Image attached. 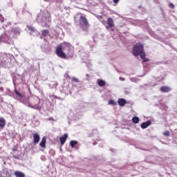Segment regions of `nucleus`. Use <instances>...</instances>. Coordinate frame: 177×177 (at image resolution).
Masks as SVG:
<instances>
[{
	"mask_svg": "<svg viewBox=\"0 0 177 177\" xmlns=\"http://www.w3.org/2000/svg\"><path fill=\"white\" fill-rule=\"evenodd\" d=\"M71 44L68 43H63L62 45L57 46L56 55L61 59H66V53L63 50H68V55L71 56L73 51L71 50Z\"/></svg>",
	"mask_w": 177,
	"mask_h": 177,
	"instance_id": "obj_1",
	"label": "nucleus"
},
{
	"mask_svg": "<svg viewBox=\"0 0 177 177\" xmlns=\"http://www.w3.org/2000/svg\"><path fill=\"white\" fill-rule=\"evenodd\" d=\"M36 21L39 24H41L42 27H48L50 24V17H46V16L40 13L37 16Z\"/></svg>",
	"mask_w": 177,
	"mask_h": 177,
	"instance_id": "obj_2",
	"label": "nucleus"
},
{
	"mask_svg": "<svg viewBox=\"0 0 177 177\" xmlns=\"http://www.w3.org/2000/svg\"><path fill=\"white\" fill-rule=\"evenodd\" d=\"M142 52H143V46L140 44H136L133 48V56H139Z\"/></svg>",
	"mask_w": 177,
	"mask_h": 177,
	"instance_id": "obj_3",
	"label": "nucleus"
},
{
	"mask_svg": "<svg viewBox=\"0 0 177 177\" xmlns=\"http://www.w3.org/2000/svg\"><path fill=\"white\" fill-rule=\"evenodd\" d=\"M79 20L80 26L82 27L83 30H86L89 27V22L85 17L81 15Z\"/></svg>",
	"mask_w": 177,
	"mask_h": 177,
	"instance_id": "obj_4",
	"label": "nucleus"
},
{
	"mask_svg": "<svg viewBox=\"0 0 177 177\" xmlns=\"http://www.w3.org/2000/svg\"><path fill=\"white\" fill-rule=\"evenodd\" d=\"M20 34V29L19 28H12L10 30V35L15 38V35H19Z\"/></svg>",
	"mask_w": 177,
	"mask_h": 177,
	"instance_id": "obj_5",
	"label": "nucleus"
},
{
	"mask_svg": "<svg viewBox=\"0 0 177 177\" xmlns=\"http://www.w3.org/2000/svg\"><path fill=\"white\" fill-rule=\"evenodd\" d=\"M39 139L40 137L38 133H33V143H35V145L39 142Z\"/></svg>",
	"mask_w": 177,
	"mask_h": 177,
	"instance_id": "obj_6",
	"label": "nucleus"
},
{
	"mask_svg": "<svg viewBox=\"0 0 177 177\" xmlns=\"http://www.w3.org/2000/svg\"><path fill=\"white\" fill-rule=\"evenodd\" d=\"M150 125H151V121L148 120L147 122H142L140 127L142 129H146V128H147V127H150Z\"/></svg>",
	"mask_w": 177,
	"mask_h": 177,
	"instance_id": "obj_7",
	"label": "nucleus"
},
{
	"mask_svg": "<svg viewBox=\"0 0 177 177\" xmlns=\"http://www.w3.org/2000/svg\"><path fill=\"white\" fill-rule=\"evenodd\" d=\"M5 125H6V120L3 118H0V131L5 128Z\"/></svg>",
	"mask_w": 177,
	"mask_h": 177,
	"instance_id": "obj_8",
	"label": "nucleus"
},
{
	"mask_svg": "<svg viewBox=\"0 0 177 177\" xmlns=\"http://www.w3.org/2000/svg\"><path fill=\"white\" fill-rule=\"evenodd\" d=\"M67 133H64L63 136L60 137L59 140L62 146H63L64 143H66V140H67Z\"/></svg>",
	"mask_w": 177,
	"mask_h": 177,
	"instance_id": "obj_9",
	"label": "nucleus"
},
{
	"mask_svg": "<svg viewBox=\"0 0 177 177\" xmlns=\"http://www.w3.org/2000/svg\"><path fill=\"white\" fill-rule=\"evenodd\" d=\"M46 137H43L39 143L40 147H44V149L46 147Z\"/></svg>",
	"mask_w": 177,
	"mask_h": 177,
	"instance_id": "obj_10",
	"label": "nucleus"
},
{
	"mask_svg": "<svg viewBox=\"0 0 177 177\" xmlns=\"http://www.w3.org/2000/svg\"><path fill=\"white\" fill-rule=\"evenodd\" d=\"M118 103L119 106H124L127 104V100H125V99H124V98H120L118 100Z\"/></svg>",
	"mask_w": 177,
	"mask_h": 177,
	"instance_id": "obj_11",
	"label": "nucleus"
},
{
	"mask_svg": "<svg viewBox=\"0 0 177 177\" xmlns=\"http://www.w3.org/2000/svg\"><path fill=\"white\" fill-rule=\"evenodd\" d=\"M15 176L16 177H26V174L20 171H15Z\"/></svg>",
	"mask_w": 177,
	"mask_h": 177,
	"instance_id": "obj_12",
	"label": "nucleus"
},
{
	"mask_svg": "<svg viewBox=\"0 0 177 177\" xmlns=\"http://www.w3.org/2000/svg\"><path fill=\"white\" fill-rule=\"evenodd\" d=\"M107 24L109 27H114V20L111 17L108 18Z\"/></svg>",
	"mask_w": 177,
	"mask_h": 177,
	"instance_id": "obj_13",
	"label": "nucleus"
},
{
	"mask_svg": "<svg viewBox=\"0 0 177 177\" xmlns=\"http://www.w3.org/2000/svg\"><path fill=\"white\" fill-rule=\"evenodd\" d=\"M160 91L162 92H166V93H168V92H170L171 91V88L168 87V86H162L160 88Z\"/></svg>",
	"mask_w": 177,
	"mask_h": 177,
	"instance_id": "obj_14",
	"label": "nucleus"
},
{
	"mask_svg": "<svg viewBox=\"0 0 177 177\" xmlns=\"http://www.w3.org/2000/svg\"><path fill=\"white\" fill-rule=\"evenodd\" d=\"M97 82L100 86H104V85H106V82L103 80H97Z\"/></svg>",
	"mask_w": 177,
	"mask_h": 177,
	"instance_id": "obj_15",
	"label": "nucleus"
},
{
	"mask_svg": "<svg viewBox=\"0 0 177 177\" xmlns=\"http://www.w3.org/2000/svg\"><path fill=\"white\" fill-rule=\"evenodd\" d=\"M28 107H30V109H34L35 110H39V106H38V104L36 105H31V104H28Z\"/></svg>",
	"mask_w": 177,
	"mask_h": 177,
	"instance_id": "obj_16",
	"label": "nucleus"
},
{
	"mask_svg": "<svg viewBox=\"0 0 177 177\" xmlns=\"http://www.w3.org/2000/svg\"><path fill=\"white\" fill-rule=\"evenodd\" d=\"M15 95H17V96H18V97H19L20 99H23V95H21V93H20L17 89L15 90Z\"/></svg>",
	"mask_w": 177,
	"mask_h": 177,
	"instance_id": "obj_17",
	"label": "nucleus"
},
{
	"mask_svg": "<svg viewBox=\"0 0 177 177\" xmlns=\"http://www.w3.org/2000/svg\"><path fill=\"white\" fill-rule=\"evenodd\" d=\"M78 144V141L76 140H71L70 141V145L71 147H74V146H75V145Z\"/></svg>",
	"mask_w": 177,
	"mask_h": 177,
	"instance_id": "obj_18",
	"label": "nucleus"
},
{
	"mask_svg": "<svg viewBox=\"0 0 177 177\" xmlns=\"http://www.w3.org/2000/svg\"><path fill=\"white\" fill-rule=\"evenodd\" d=\"M132 121L134 124H138L139 122V118L138 116L133 117Z\"/></svg>",
	"mask_w": 177,
	"mask_h": 177,
	"instance_id": "obj_19",
	"label": "nucleus"
},
{
	"mask_svg": "<svg viewBox=\"0 0 177 177\" xmlns=\"http://www.w3.org/2000/svg\"><path fill=\"white\" fill-rule=\"evenodd\" d=\"M48 34H49V31L48 30H44L41 31V35H43V37H46Z\"/></svg>",
	"mask_w": 177,
	"mask_h": 177,
	"instance_id": "obj_20",
	"label": "nucleus"
},
{
	"mask_svg": "<svg viewBox=\"0 0 177 177\" xmlns=\"http://www.w3.org/2000/svg\"><path fill=\"white\" fill-rule=\"evenodd\" d=\"M109 104H112L113 106H115V104H117V102H115L114 100H111L109 101Z\"/></svg>",
	"mask_w": 177,
	"mask_h": 177,
	"instance_id": "obj_21",
	"label": "nucleus"
},
{
	"mask_svg": "<svg viewBox=\"0 0 177 177\" xmlns=\"http://www.w3.org/2000/svg\"><path fill=\"white\" fill-rule=\"evenodd\" d=\"M140 56L141 59H143L146 57V54L145 53H143V50H142L141 53H140Z\"/></svg>",
	"mask_w": 177,
	"mask_h": 177,
	"instance_id": "obj_22",
	"label": "nucleus"
},
{
	"mask_svg": "<svg viewBox=\"0 0 177 177\" xmlns=\"http://www.w3.org/2000/svg\"><path fill=\"white\" fill-rule=\"evenodd\" d=\"M28 30H30V31H32V32H34V31H35V28L32 27V26H28Z\"/></svg>",
	"mask_w": 177,
	"mask_h": 177,
	"instance_id": "obj_23",
	"label": "nucleus"
},
{
	"mask_svg": "<svg viewBox=\"0 0 177 177\" xmlns=\"http://www.w3.org/2000/svg\"><path fill=\"white\" fill-rule=\"evenodd\" d=\"M163 135H164L165 136H169V131H165V132L163 133Z\"/></svg>",
	"mask_w": 177,
	"mask_h": 177,
	"instance_id": "obj_24",
	"label": "nucleus"
},
{
	"mask_svg": "<svg viewBox=\"0 0 177 177\" xmlns=\"http://www.w3.org/2000/svg\"><path fill=\"white\" fill-rule=\"evenodd\" d=\"M72 80L74 81V82H80V80L77 79V77H73Z\"/></svg>",
	"mask_w": 177,
	"mask_h": 177,
	"instance_id": "obj_25",
	"label": "nucleus"
},
{
	"mask_svg": "<svg viewBox=\"0 0 177 177\" xmlns=\"http://www.w3.org/2000/svg\"><path fill=\"white\" fill-rule=\"evenodd\" d=\"M169 6H170V8H172V9H174L175 8V5H174V3H171L169 4Z\"/></svg>",
	"mask_w": 177,
	"mask_h": 177,
	"instance_id": "obj_26",
	"label": "nucleus"
},
{
	"mask_svg": "<svg viewBox=\"0 0 177 177\" xmlns=\"http://www.w3.org/2000/svg\"><path fill=\"white\" fill-rule=\"evenodd\" d=\"M142 60H143L144 63H146V62H149V59H147L146 57L145 59H142Z\"/></svg>",
	"mask_w": 177,
	"mask_h": 177,
	"instance_id": "obj_27",
	"label": "nucleus"
},
{
	"mask_svg": "<svg viewBox=\"0 0 177 177\" xmlns=\"http://www.w3.org/2000/svg\"><path fill=\"white\" fill-rule=\"evenodd\" d=\"M3 17L0 15V21H3Z\"/></svg>",
	"mask_w": 177,
	"mask_h": 177,
	"instance_id": "obj_28",
	"label": "nucleus"
},
{
	"mask_svg": "<svg viewBox=\"0 0 177 177\" xmlns=\"http://www.w3.org/2000/svg\"><path fill=\"white\" fill-rule=\"evenodd\" d=\"M114 3H118L120 2V0H113Z\"/></svg>",
	"mask_w": 177,
	"mask_h": 177,
	"instance_id": "obj_29",
	"label": "nucleus"
},
{
	"mask_svg": "<svg viewBox=\"0 0 177 177\" xmlns=\"http://www.w3.org/2000/svg\"><path fill=\"white\" fill-rule=\"evenodd\" d=\"M119 80H120V81H125V78L121 77L119 78Z\"/></svg>",
	"mask_w": 177,
	"mask_h": 177,
	"instance_id": "obj_30",
	"label": "nucleus"
},
{
	"mask_svg": "<svg viewBox=\"0 0 177 177\" xmlns=\"http://www.w3.org/2000/svg\"><path fill=\"white\" fill-rule=\"evenodd\" d=\"M106 28H107V30H109V28H113V27H110V25H108L106 26Z\"/></svg>",
	"mask_w": 177,
	"mask_h": 177,
	"instance_id": "obj_31",
	"label": "nucleus"
},
{
	"mask_svg": "<svg viewBox=\"0 0 177 177\" xmlns=\"http://www.w3.org/2000/svg\"><path fill=\"white\" fill-rule=\"evenodd\" d=\"M20 102H21V103H24V104H26V103H25V102L24 101H23V100H20Z\"/></svg>",
	"mask_w": 177,
	"mask_h": 177,
	"instance_id": "obj_32",
	"label": "nucleus"
},
{
	"mask_svg": "<svg viewBox=\"0 0 177 177\" xmlns=\"http://www.w3.org/2000/svg\"><path fill=\"white\" fill-rule=\"evenodd\" d=\"M86 77H87V80H89V74H86Z\"/></svg>",
	"mask_w": 177,
	"mask_h": 177,
	"instance_id": "obj_33",
	"label": "nucleus"
},
{
	"mask_svg": "<svg viewBox=\"0 0 177 177\" xmlns=\"http://www.w3.org/2000/svg\"><path fill=\"white\" fill-rule=\"evenodd\" d=\"M44 159V158H41V160Z\"/></svg>",
	"mask_w": 177,
	"mask_h": 177,
	"instance_id": "obj_34",
	"label": "nucleus"
},
{
	"mask_svg": "<svg viewBox=\"0 0 177 177\" xmlns=\"http://www.w3.org/2000/svg\"><path fill=\"white\" fill-rule=\"evenodd\" d=\"M44 159V158H41V160Z\"/></svg>",
	"mask_w": 177,
	"mask_h": 177,
	"instance_id": "obj_35",
	"label": "nucleus"
},
{
	"mask_svg": "<svg viewBox=\"0 0 177 177\" xmlns=\"http://www.w3.org/2000/svg\"><path fill=\"white\" fill-rule=\"evenodd\" d=\"M45 1H48V0H45Z\"/></svg>",
	"mask_w": 177,
	"mask_h": 177,
	"instance_id": "obj_36",
	"label": "nucleus"
}]
</instances>
